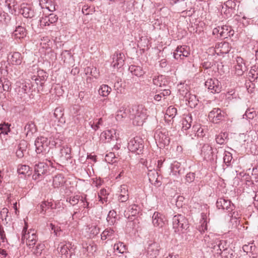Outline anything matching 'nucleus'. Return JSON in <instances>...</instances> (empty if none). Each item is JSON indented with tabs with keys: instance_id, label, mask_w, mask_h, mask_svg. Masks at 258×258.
Returning a JSON list of instances; mask_svg holds the SVG:
<instances>
[{
	"instance_id": "nucleus-1",
	"label": "nucleus",
	"mask_w": 258,
	"mask_h": 258,
	"mask_svg": "<svg viewBox=\"0 0 258 258\" xmlns=\"http://www.w3.org/2000/svg\"><path fill=\"white\" fill-rule=\"evenodd\" d=\"M204 241L207 247L210 248L212 251L217 254L221 255L223 258H233L235 256L231 249H227L225 241L220 240L217 235L213 233L206 235Z\"/></svg>"
},
{
	"instance_id": "nucleus-2",
	"label": "nucleus",
	"mask_w": 258,
	"mask_h": 258,
	"mask_svg": "<svg viewBox=\"0 0 258 258\" xmlns=\"http://www.w3.org/2000/svg\"><path fill=\"white\" fill-rule=\"evenodd\" d=\"M50 141L44 137H38L35 141L36 152L38 155V157L51 162L53 152L49 145Z\"/></svg>"
},
{
	"instance_id": "nucleus-3",
	"label": "nucleus",
	"mask_w": 258,
	"mask_h": 258,
	"mask_svg": "<svg viewBox=\"0 0 258 258\" xmlns=\"http://www.w3.org/2000/svg\"><path fill=\"white\" fill-rule=\"evenodd\" d=\"M148 111L142 105L134 106L129 109V117L136 125H142L148 116Z\"/></svg>"
},
{
	"instance_id": "nucleus-4",
	"label": "nucleus",
	"mask_w": 258,
	"mask_h": 258,
	"mask_svg": "<svg viewBox=\"0 0 258 258\" xmlns=\"http://www.w3.org/2000/svg\"><path fill=\"white\" fill-rule=\"evenodd\" d=\"M189 55L190 48L186 45L178 46L173 52V56L175 59L182 60L186 59L188 61L186 66L188 68H190L192 65L189 59Z\"/></svg>"
},
{
	"instance_id": "nucleus-5",
	"label": "nucleus",
	"mask_w": 258,
	"mask_h": 258,
	"mask_svg": "<svg viewBox=\"0 0 258 258\" xmlns=\"http://www.w3.org/2000/svg\"><path fill=\"white\" fill-rule=\"evenodd\" d=\"M154 139L160 148L168 146L170 143L168 132L164 129L157 130L154 134Z\"/></svg>"
},
{
	"instance_id": "nucleus-6",
	"label": "nucleus",
	"mask_w": 258,
	"mask_h": 258,
	"mask_svg": "<svg viewBox=\"0 0 258 258\" xmlns=\"http://www.w3.org/2000/svg\"><path fill=\"white\" fill-rule=\"evenodd\" d=\"M128 149L132 152L137 154H141L144 149V141L139 137H136L130 140L128 143Z\"/></svg>"
},
{
	"instance_id": "nucleus-7",
	"label": "nucleus",
	"mask_w": 258,
	"mask_h": 258,
	"mask_svg": "<svg viewBox=\"0 0 258 258\" xmlns=\"http://www.w3.org/2000/svg\"><path fill=\"white\" fill-rule=\"evenodd\" d=\"M26 228H24L22 231V242L24 243L25 240L27 245L29 248H31V246L36 245L38 240L37 236L34 230L31 229L28 233H26Z\"/></svg>"
},
{
	"instance_id": "nucleus-8",
	"label": "nucleus",
	"mask_w": 258,
	"mask_h": 258,
	"mask_svg": "<svg viewBox=\"0 0 258 258\" xmlns=\"http://www.w3.org/2000/svg\"><path fill=\"white\" fill-rule=\"evenodd\" d=\"M173 228L175 232H180L183 229L186 228L187 226V220L184 216L177 214L172 218Z\"/></svg>"
},
{
	"instance_id": "nucleus-9",
	"label": "nucleus",
	"mask_w": 258,
	"mask_h": 258,
	"mask_svg": "<svg viewBox=\"0 0 258 258\" xmlns=\"http://www.w3.org/2000/svg\"><path fill=\"white\" fill-rule=\"evenodd\" d=\"M201 155L207 161L212 162L217 159V155L215 154L212 147L207 144H204L202 147Z\"/></svg>"
},
{
	"instance_id": "nucleus-10",
	"label": "nucleus",
	"mask_w": 258,
	"mask_h": 258,
	"mask_svg": "<svg viewBox=\"0 0 258 258\" xmlns=\"http://www.w3.org/2000/svg\"><path fill=\"white\" fill-rule=\"evenodd\" d=\"M48 169V165L43 162H39L34 167V173L33 178L34 180H41L43 176L47 173Z\"/></svg>"
},
{
	"instance_id": "nucleus-11",
	"label": "nucleus",
	"mask_w": 258,
	"mask_h": 258,
	"mask_svg": "<svg viewBox=\"0 0 258 258\" xmlns=\"http://www.w3.org/2000/svg\"><path fill=\"white\" fill-rule=\"evenodd\" d=\"M226 113L219 108H215L209 112V119L213 122L217 123L224 119Z\"/></svg>"
},
{
	"instance_id": "nucleus-12",
	"label": "nucleus",
	"mask_w": 258,
	"mask_h": 258,
	"mask_svg": "<svg viewBox=\"0 0 258 258\" xmlns=\"http://www.w3.org/2000/svg\"><path fill=\"white\" fill-rule=\"evenodd\" d=\"M205 85L212 93H218L221 91V84L216 78L208 79L205 82Z\"/></svg>"
},
{
	"instance_id": "nucleus-13",
	"label": "nucleus",
	"mask_w": 258,
	"mask_h": 258,
	"mask_svg": "<svg viewBox=\"0 0 258 258\" xmlns=\"http://www.w3.org/2000/svg\"><path fill=\"white\" fill-rule=\"evenodd\" d=\"M234 31L231 30V28L227 25L218 26L213 30L214 35H219L220 37L227 38L231 35H233Z\"/></svg>"
},
{
	"instance_id": "nucleus-14",
	"label": "nucleus",
	"mask_w": 258,
	"mask_h": 258,
	"mask_svg": "<svg viewBox=\"0 0 258 258\" xmlns=\"http://www.w3.org/2000/svg\"><path fill=\"white\" fill-rule=\"evenodd\" d=\"M167 221L165 216L162 214L155 212L152 216V223L155 227L163 228L167 223Z\"/></svg>"
},
{
	"instance_id": "nucleus-15",
	"label": "nucleus",
	"mask_w": 258,
	"mask_h": 258,
	"mask_svg": "<svg viewBox=\"0 0 258 258\" xmlns=\"http://www.w3.org/2000/svg\"><path fill=\"white\" fill-rule=\"evenodd\" d=\"M160 249L159 243L153 242L149 243L146 249V256L148 258H156L159 255Z\"/></svg>"
},
{
	"instance_id": "nucleus-16",
	"label": "nucleus",
	"mask_w": 258,
	"mask_h": 258,
	"mask_svg": "<svg viewBox=\"0 0 258 258\" xmlns=\"http://www.w3.org/2000/svg\"><path fill=\"white\" fill-rule=\"evenodd\" d=\"M216 205L218 209L226 210L228 212L234 210V206L233 204H231V201L225 199H218L217 201Z\"/></svg>"
},
{
	"instance_id": "nucleus-17",
	"label": "nucleus",
	"mask_w": 258,
	"mask_h": 258,
	"mask_svg": "<svg viewBox=\"0 0 258 258\" xmlns=\"http://www.w3.org/2000/svg\"><path fill=\"white\" fill-rule=\"evenodd\" d=\"M231 47L228 42H224L218 43L216 45L214 49L215 52L218 55L227 54L230 50Z\"/></svg>"
},
{
	"instance_id": "nucleus-18",
	"label": "nucleus",
	"mask_w": 258,
	"mask_h": 258,
	"mask_svg": "<svg viewBox=\"0 0 258 258\" xmlns=\"http://www.w3.org/2000/svg\"><path fill=\"white\" fill-rule=\"evenodd\" d=\"M124 55L122 53L116 52L112 56V66L114 68H120L124 64Z\"/></svg>"
},
{
	"instance_id": "nucleus-19",
	"label": "nucleus",
	"mask_w": 258,
	"mask_h": 258,
	"mask_svg": "<svg viewBox=\"0 0 258 258\" xmlns=\"http://www.w3.org/2000/svg\"><path fill=\"white\" fill-rule=\"evenodd\" d=\"M8 60L13 65L19 66L23 60V57L19 52H11L9 54Z\"/></svg>"
},
{
	"instance_id": "nucleus-20",
	"label": "nucleus",
	"mask_w": 258,
	"mask_h": 258,
	"mask_svg": "<svg viewBox=\"0 0 258 258\" xmlns=\"http://www.w3.org/2000/svg\"><path fill=\"white\" fill-rule=\"evenodd\" d=\"M235 73L238 75H242L246 70V67L244 62L243 59L241 57H237L236 58V64L235 65Z\"/></svg>"
},
{
	"instance_id": "nucleus-21",
	"label": "nucleus",
	"mask_w": 258,
	"mask_h": 258,
	"mask_svg": "<svg viewBox=\"0 0 258 258\" xmlns=\"http://www.w3.org/2000/svg\"><path fill=\"white\" fill-rule=\"evenodd\" d=\"M57 19L58 17L56 15L51 14L40 19V25L42 26H49L50 24H53L57 22Z\"/></svg>"
},
{
	"instance_id": "nucleus-22",
	"label": "nucleus",
	"mask_w": 258,
	"mask_h": 258,
	"mask_svg": "<svg viewBox=\"0 0 258 258\" xmlns=\"http://www.w3.org/2000/svg\"><path fill=\"white\" fill-rule=\"evenodd\" d=\"M119 194L118 197V201L120 202H125L129 198L128 187L126 185H121L120 187Z\"/></svg>"
},
{
	"instance_id": "nucleus-23",
	"label": "nucleus",
	"mask_w": 258,
	"mask_h": 258,
	"mask_svg": "<svg viewBox=\"0 0 258 258\" xmlns=\"http://www.w3.org/2000/svg\"><path fill=\"white\" fill-rule=\"evenodd\" d=\"M60 252L62 255H64L66 258L71 257L73 253V249L72 247V244L67 243L64 245L60 246Z\"/></svg>"
},
{
	"instance_id": "nucleus-24",
	"label": "nucleus",
	"mask_w": 258,
	"mask_h": 258,
	"mask_svg": "<svg viewBox=\"0 0 258 258\" xmlns=\"http://www.w3.org/2000/svg\"><path fill=\"white\" fill-rule=\"evenodd\" d=\"M17 2L15 0H5L4 7L7 12L13 14L16 11Z\"/></svg>"
},
{
	"instance_id": "nucleus-25",
	"label": "nucleus",
	"mask_w": 258,
	"mask_h": 258,
	"mask_svg": "<svg viewBox=\"0 0 258 258\" xmlns=\"http://www.w3.org/2000/svg\"><path fill=\"white\" fill-rule=\"evenodd\" d=\"M25 18H32L34 16V11L31 7L24 4L21 6V9L19 12Z\"/></svg>"
},
{
	"instance_id": "nucleus-26",
	"label": "nucleus",
	"mask_w": 258,
	"mask_h": 258,
	"mask_svg": "<svg viewBox=\"0 0 258 258\" xmlns=\"http://www.w3.org/2000/svg\"><path fill=\"white\" fill-rule=\"evenodd\" d=\"M71 149L68 147H63L60 150V159L62 162L65 163L71 158Z\"/></svg>"
},
{
	"instance_id": "nucleus-27",
	"label": "nucleus",
	"mask_w": 258,
	"mask_h": 258,
	"mask_svg": "<svg viewBox=\"0 0 258 258\" xmlns=\"http://www.w3.org/2000/svg\"><path fill=\"white\" fill-rule=\"evenodd\" d=\"M27 148V143L25 141H21L18 146L16 154L18 158H21L24 157L26 149Z\"/></svg>"
},
{
	"instance_id": "nucleus-28",
	"label": "nucleus",
	"mask_w": 258,
	"mask_h": 258,
	"mask_svg": "<svg viewBox=\"0 0 258 258\" xmlns=\"http://www.w3.org/2000/svg\"><path fill=\"white\" fill-rule=\"evenodd\" d=\"M102 138H104L106 142H109L111 140H114V139H117V136H116V131L115 130L112 129L105 131L103 132L101 135Z\"/></svg>"
},
{
	"instance_id": "nucleus-29",
	"label": "nucleus",
	"mask_w": 258,
	"mask_h": 258,
	"mask_svg": "<svg viewBox=\"0 0 258 258\" xmlns=\"http://www.w3.org/2000/svg\"><path fill=\"white\" fill-rule=\"evenodd\" d=\"M128 70L133 75L138 77L143 76L145 73L142 68L138 66L131 65L129 67Z\"/></svg>"
},
{
	"instance_id": "nucleus-30",
	"label": "nucleus",
	"mask_w": 258,
	"mask_h": 258,
	"mask_svg": "<svg viewBox=\"0 0 258 258\" xmlns=\"http://www.w3.org/2000/svg\"><path fill=\"white\" fill-rule=\"evenodd\" d=\"M64 115V109L61 107H56L54 111V116L58 119V121L61 123L64 124L66 122L65 118L63 117Z\"/></svg>"
},
{
	"instance_id": "nucleus-31",
	"label": "nucleus",
	"mask_w": 258,
	"mask_h": 258,
	"mask_svg": "<svg viewBox=\"0 0 258 258\" xmlns=\"http://www.w3.org/2000/svg\"><path fill=\"white\" fill-rule=\"evenodd\" d=\"M26 35L25 29L22 26H18L12 33V36L16 39L24 38Z\"/></svg>"
},
{
	"instance_id": "nucleus-32",
	"label": "nucleus",
	"mask_w": 258,
	"mask_h": 258,
	"mask_svg": "<svg viewBox=\"0 0 258 258\" xmlns=\"http://www.w3.org/2000/svg\"><path fill=\"white\" fill-rule=\"evenodd\" d=\"M177 113L176 108L170 106L166 110V113L164 115V118L166 121L169 122L176 115Z\"/></svg>"
},
{
	"instance_id": "nucleus-33",
	"label": "nucleus",
	"mask_w": 258,
	"mask_h": 258,
	"mask_svg": "<svg viewBox=\"0 0 258 258\" xmlns=\"http://www.w3.org/2000/svg\"><path fill=\"white\" fill-rule=\"evenodd\" d=\"M140 208L137 205H132L128 207V210L125 211L124 215L125 217L128 216V218L132 216H135L139 213Z\"/></svg>"
},
{
	"instance_id": "nucleus-34",
	"label": "nucleus",
	"mask_w": 258,
	"mask_h": 258,
	"mask_svg": "<svg viewBox=\"0 0 258 258\" xmlns=\"http://www.w3.org/2000/svg\"><path fill=\"white\" fill-rule=\"evenodd\" d=\"M11 83L7 79H0V93L9 91L11 89Z\"/></svg>"
},
{
	"instance_id": "nucleus-35",
	"label": "nucleus",
	"mask_w": 258,
	"mask_h": 258,
	"mask_svg": "<svg viewBox=\"0 0 258 258\" xmlns=\"http://www.w3.org/2000/svg\"><path fill=\"white\" fill-rule=\"evenodd\" d=\"M153 84L160 87H166L168 81L165 79V77L163 76H158V77L153 79Z\"/></svg>"
},
{
	"instance_id": "nucleus-36",
	"label": "nucleus",
	"mask_w": 258,
	"mask_h": 258,
	"mask_svg": "<svg viewBox=\"0 0 258 258\" xmlns=\"http://www.w3.org/2000/svg\"><path fill=\"white\" fill-rule=\"evenodd\" d=\"M24 130L26 131L27 136H31L37 131V128L35 124L32 121L29 122L26 124Z\"/></svg>"
},
{
	"instance_id": "nucleus-37",
	"label": "nucleus",
	"mask_w": 258,
	"mask_h": 258,
	"mask_svg": "<svg viewBox=\"0 0 258 258\" xmlns=\"http://www.w3.org/2000/svg\"><path fill=\"white\" fill-rule=\"evenodd\" d=\"M87 232L90 237H93L97 235L100 232V229L95 225H88L86 228Z\"/></svg>"
},
{
	"instance_id": "nucleus-38",
	"label": "nucleus",
	"mask_w": 258,
	"mask_h": 258,
	"mask_svg": "<svg viewBox=\"0 0 258 258\" xmlns=\"http://www.w3.org/2000/svg\"><path fill=\"white\" fill-rule=\"evenodd\" d=\"M65 180L64 179V177L62 174H57L55 175L53 178V185L55 188L62 186Z\"/></svg>"
},
{
	"instance_id": "nucleus-39",
	"label": "nucleus",
	"mask_w": 258,
	"mask_h": 258,
	"mask_svg": "<svg viewBox=\"0 0 258 258\" xmlns=\"http://www.w3.org/2000/svg\"><path fill=\"white\" fill-rule=\"evenodd\" d=\"M185 99L186 101L188 102V104L190 107H195L198 105L199 100L195 95L187 94Z\"/></svg>"
},
{
	"instance_id": "nucleus-40",
	"label": "nucleus",
	"mask_w": 258,
	"mask_h": 258,
	"mask_svg": "<svg viewBox=\"0 0 258 258\" xmlns=\"http://www.w3.org/2000/svg\"><path fill=\"white\" fill-rule=\"evenodd\" d=\"M202 219L200 221V225L199 226L198 230L202 233L207 230V221L206 220L207 216L205 213L201 214Z\"/></svg>"
},
{
	"instance_id": "nucleus-41",
	"label": "nucleus",
	"mask_w": 258,
	"mask_h": 258,
	"mask_svg": "<svg viewBox=\"0 0 258 258\" xmlns=\"http://www.w3.org/2000/svg\"><path fill=\"white\" fill-rule=\"evenodd\" d=\"M126 246L121 242H119L114 245V250L119 253L123 254L127 251Z\"/></svg>"
},
{
	"instance_id": "nucleus-42",
	"label": "nucleus",
	"mask_w": 258,
	"mask_h": 258,
	"mask_svg": "<svg viewBox=\"0 0 258 258\" xmlns=\"http://www.w3.org/2000/svg\"><path fill=\"white\" fill-rule=\"evenodd\" d=\"M36 245H34V246H31L32 251L33 253L37 255H40L42 251L44 249L45 245L44 244L39 242L36 243Z\"/></svg>"
},
{
	"instance_id": "nucleus-43",
	"label": "nucleus",
	"mask_w": 258,
	"mask_h": 258,
	"mask_svg": "<svg viewBox=\"0 0 258 258\" xmlns=\"http://www.w3.org/2000/svg\"><path fill=\"white\" fill-rule=\"evenodd\" d=\"M17 171L19 174H22L24 175H29L31 174L30 167L29 166L26 165H19L17 169Z\"/></svg>"
},
{
	"instance_id": "nucleus-44",
	"label": "nucleus",
	"mask_w": 258,
	"mask_h": 258,
	"mask_svg": "<svg viewBox=\"0 0 258 258\" xmlns=\"http://www.w3.org/2000/svg\"><path fill=\"white\" fill-rule=\"evenodd\" d=\"M127 115H129V109L126 110L124 107H121L117 112L116 119L117 120H121L122 118H125Z\"/></svg>"
},
{
	"instance_id": "nucleus-45",
	"label": "nucleus",
	"mask_w": 258,
	"mask_h": 258,
	"mask_svg": "<svg viewBox=\"0 0 258 258\" xmlns=\"http://www.w3.org/2000/svg\"><path fill=\"white\" fill-rule=\"evenodd\" d=\"M109 195L108 191L105 188L101 189L98 193V197L99 201L102 203H106L108 201V195Z\"/></svg>"
},
{
	"instance_id": "nucleus-46",
	"label": "nucleus",
	"mask_w": 258,
	"mask_h": 258,
	"mask_svg": "<svg viewBox=\"0 0 258 258\" xmlns=\"http://www.w3.org/2000/svg\"><path fill=\"white\" fill-rule=\"evenodd\" d=\"M111 88L107 85H102L99 90V94L103 96L106 97L110 93Z\"/></svg>"
},
{
	"instance_id": "nucleus-47",
	"label": "nucleus",
	"mask_w": 258,
	"mask_h": 258,
	"mask_svg": "<svg viewBox=\"0 0 258 258\" xmlns=\"http://www.w3.org/2000/svg\"><path fill=\"white\" fill-rule=\"evenodd\" d=\"M228 134L227 133H221L216 136V141L217 144L220 145L224 144L226 140L227 139Z\"/></svg>"
},
{
	"instance_id": "nucleus-48",
	"label": "nucleus",
	"mask_w": 258,
	"mask_h": 258,
	"mask_svg": "<svg viewBox=\"0 0 258 258\" xmlns=\"http://www.w3.org/2000/svg\"><path fill=\"white\" fill-rule=\"evenodd\" d=\"M114 231L111 228L106 229L101 234V239L105 240L107 238H111L113 235Z\"/></svg>"
},
{
	"instance_id": "nucleus-49",
	"label": "nucleus",
	"mask_w": 258,
	"mask_h": 258,
	"mask_svg": "<svg viewBox=\"0 0 258 258\" xmlns=\"http://www.w3.org/2000/svg\"><path fill=\"white\" fill-rule=\"evenodd\" d=\"M116 216V212L114 210L109 211L106 219L109 224L111 225L115 223Z\"/></svg>"
},
{
	"instance_id": "nucleus-50",
	"label": "nucleus",
	"mask_w": 258,
	"mask_h": 258,
	"mask_svg": "<svg viewBox=\"0 0 258 258\" xmlns=\"http://www.w3.org/2000/svg\"><path fill=\"white\" fill-rule=\"evenodd\" d=\"M10 125L8 123H4L0 124V137L2 138V135H8L10 132Z\"/></svg>"
},
{
	"instance_id": "nucleus-51",
	"label": "nucleus",
	"mask_w": 258,
	"mask_h": 258,
	"mask_svg": "<svg viewBox=\"0 0 258 258\" xmlns=\"http://www.w3.org/2000/svg\"><path fill=\"white\" fill-rule=\"evenodd\" d=\"M192 120L191 115L186 116L182 122V127L185 130L189 128L191 126Z\"/></svg>"
},
{
	"instance_id": "nucleus-52",
	"label": "nucleus",
	"mask_w": 258,
	"mask_h": 258,
	"mask_svg": "<svg viewBox=\"0 0 258 258\" xmlns=\"http://www.w3.org/2000/svg\"><path fill=\"white\" fill-rule=\"evenodd\" d=\"M256 116V112L253 108L247 109L245 114L243 116V118H246L248 119H252Z\"/></svg>"
},
{
	"instance_id": "nucleus-53",
	"label": "nucleus",
	"mask_w": 258,
	"mask_h": 258,
	"mask_svg": "<svg viewBox=\"0 0 258 258\" xmlns=\"http://www.w3.org/2000/svg\"><path fill=\"white\" fill-rule=\"evenodd\" d=\"M188 87L187 85H181L179 88V93L180 95L183 97L184 98L187 96V94H190L188 91Z\"/></svg>"
},
{
	"instance_id": "nucleus-54",
	"label": "nucleus",
	"mask_w": 258,
	"mask_h": 258,
	"mask_svg": "<svg viewBox=\"0 0 258 258\" xmlns=\"http://www.w3.org/2000/svg\"><path fill=\"white\" fill-rule=\"evenodd\" d=\"M89 123L93 130L97 131L99 128L100 125H102L103 124V119L102 118H100L98 119H97L93 122L90 121Z\"/></svg>"
},
{
	"instance_id": "nucleus-55",
	"label": "nucleus",
	"mask_w": 258,
	"mask_h": 258,
	"mask_svg": "<svg viewBox=\"0 0 258 258\" xmlns=\"http://www.w3.org/2000/svg\"><path fill=\"white\" fill-rule=\"evenodd\" d=\"M171 172L173 174H176L177 173H179L180 164L178 162L175 161L171 164Z\"/></svg>"
},
{
	"instance_id": "nucleus-56",
	"label": "nucleus",
	"mask_w": 258,
	"mask_h": 258,
	"mask_svg": "<svg viewBox=\"0 0 258 258\" xmlns=\"http://www.w3.org/2000/svg\"><path fill=\"white\" fill-rule=\"evenodd\" d=\"M80 196L76 195L71 196L69 198H67L66 199V201L69 202L72 206H75L80 201Z\"/></svg>"
},
{
	"instance_id": "nucleus-57",
	"label": "nucleus",
	"mask_w": 258,
	"mask_h": 258,
	"mask_svg": "<svg viewBox=\"0 0 258 258\" xmlns=\"http://www.w3.org/2000/svg\"><path fill=\"white\" fill-rule=\"evenodd\" d=\"M52 206V204L51 202H42L39 206V207L40 208V212L41 213H42L43 214H44L45 213L46 210L47 209H48L49 207H51Z\"/></svg>"
},
{
	"instance_id": "nucleus-58",
	"label": "nucleus",
	"mask_w": 258,
	"mask_h": 258,
	"mask_svg": "<svg viewBox=\"0 0 258 258\" xmlns=\"http://www.w3.org/2000/svg\"><path fill=\"white\" fill-rule=\"evenodd\" d=\"M11 18L7 13H0V21L8 25L10 22Z\"/></svg>"
},
{
	"instance_id": "nucleus-59",
	"label": "nucleus",
	"mask_w": 258,
	"mask_h": 258,
	"mask_svg": "<svg viewBox=\"0 0 258 258\" xmlns=\"http://www.w3.org/2000/svg\"><path fill=\"white\" fill-rule=\"evenodd\" d=\"M148 175L151 182H152L155 180H156L157 179L156 177L158 176V173L155 170H149Z\"/></svg>"
},
{
	"instance_id": "nucleus-60",
	"label": "nucleus",
	"mask_w": 258,
	"mask_h": 258,
	"mask_svg": "<svg viewBox=\"0 0 258 258\" xmlns=\"http://www.w3.org/2000/svg\"><path fill=\"white\" fill-rule=\"evenodd\" d=\"M37 77L39 80V84L42 86L43 83L41 82L44 81L45 79L47 77V74L46 72H44L43 70H39L38 71Z\"/></svg>"
},
{
	"instance_id": "nucleus-61",
	"label": "nucleus",
	"mask_w": 258,
	"mask_h": 258,
	"mask_svg": "<svg viewBox=\"0 0 258 258\" xmlns=\"http://www.w3.org/2000/svg\"><path fill=\"white\" fill-rule=\"evenodd\" d=\"M256 75L257 74H256V67L254 66L252 67L251 69L250 70L248 74L249 78L251 82L255 81V80H256Z\"/></svg>"
},
{
	"instance_id": "nucleus-62",
	"label": "nucleus",
	"mask_w": 258,
	"mask_h": 258,
	"mask_svg": "<svg viewBox=\"0 0 258 258\" xmlns=\"http://www.w3.org/2000/svg\"><path fill=\"white\" fill-rule=\"evenodd\" d=\"M115 157V154L114 152H109L106 155L105 160L108 163L115 162L116 161L114 160V159Z\"/></svg>"
},
{
	"instance_id": "nucleus-63",
	"label": "nucleus",
	"mask_w": 258,
	"mask_h": 258,
	"mask_svg": "<svg viewBox=\"0 0 258 258\" xmlns=\"http://www.w3.org/2000/svg\"><path fill=\"white\" fill-rule=\"evenodd\" d=\"M82 11L84 15H87L94 12V9L93 8H91L88 6L85 5L82 8Z\"/></svg>"
},
{
	"instance_id": "nucleus-64",
	"label": "nucleus",
	"mask_w": 258,
	"mask_h": 258,
	"mask_svg": "<svg viewBox=\"0 0 258 258\" xmlns=\"http://www.w3.org/2000/svg\"><path fill=\"white\" fill-rule=\"evenodd\" d=\"M232 159L231 154L229 152H225L223 161L225 164H229Z\"/></svg>"
}]
</instances>
